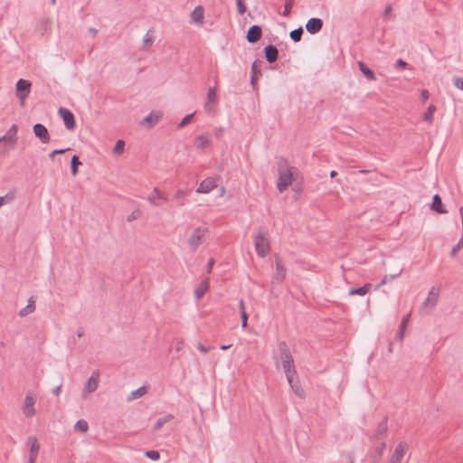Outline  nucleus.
<instances>
[{"mask_svg": "<svg viewBox=\"0 0 463 463\" xmlns=\"http://www.w3.org/2000/svg\"><path fill=\"white\" fill-rule=\"evenodd\" d=\"M36 399L34 396L28 394L25 397L24 412L26 417H33L35 414L34 404Z\"/></svg>", "mask_w": 463, "mask_h": 463, "instance_id": "7", "label": "nucleus"}, {"mask_svg": "<svg viewBox=\"0 0 463 463\" xmlns=\"http://www.w3.org/2000/svg\"><path fill=\"white\" fill-rule=\"evenodd\" d=\"M277 268L279 270L281 268H280V263L279 262H277Z\"/></svg>", "mask_w": 463, "mask_h": 463, "instance_id": "57", "label": "nucleus"}, {"mask_svg": "<svg viewBox=\"0 0 463 463\" xmlns=\"http://www.w3.org/2000/svg\"><path fill=\"white\" fill-rule=\"evenodd\" d=\"M99 373L94 372L91 377L90 378L86 389L88 392H94L98 387V382H99Z\"/></svg>", "mask_w": 463, "mask_h": 463, "instance_id": "14", "label": "nucleus"}, {"mask_svg": "<svg viewBox=\"0 0 463 463\" xmlns=\"http://www.w3.org/2000/svg\"><path fill=\"white\" fill-rule=\"evenodd\" d=\"M336 175H337V173L335 171H332L330 174L331 177H335V176H336Z\"/></svg>", "mask_w": 463, "mask_h": 463, "instance_id": "55", "label": "nucleus"}, {"mask_svg": "<svg viewBox=\"0 0 463 463\" xmlns=\"http://www.w3.org/2000/svg\"><path fill=\"white\" fill-rule=\"evenodd\" d=\"M146 392V387L139 388L137 392H133L134 398H138L144 395Z\"/></svg>", "mask_w": 463, "mask_h": 463, "instance_id": "39", "label": "nucleus"}, {"mask_svg": "<svg viewBox=\"0 0 463 463\" xmlns=\"http://www.w3.org/2000/svg\"><path fill=\"white\" fill-rule=\"evenodd\" d=\"M204 231L198 229L194 232L193 237L190 240L192 245H197L200 241V239L203 236Z\"/></svg>", "mask_w": 463, "mask_h": 463, "instance_id": "23", "label": "nucleus"}, {"mask_svg": "<svg viewBox=\"0 0 463 463\" xmlns=\"http://www.w3.org/2000/svg\"><path fill=\"white\" fill-rule=\"evenodd\" d=\"M298 176V172L293 167H290L288 162L281 159L279 163V180L277 183L279 192L285 191L289 185L292 184L293 180Z\"/></svg>", "mask_w": 463, "mask_h": 463, "instance_id": "1", "label": "nucleus"}, {"mask_svg": "<svg viewBox=\"0 0 463 463\" xmlns=\"http://www.w3.org/2000/svg\"><path fill=\"white\" fill-rule=\"evenodd\" d=\"M145 43H146V44L152 43V39L149 37L148 34H146V36Z\"/></svg>", "mask_w": 463, "mask_h": 463, "instance_id": "51", "label": "nucleus"}, {"mask_svg": "<svg viewBox=\"0 0 463 463\" xmlns=\"http://www.w3.org/2000/svg\"><path fill=\"white\" fill-rule=\"evenodd\" d=\"M231 347V345H221L222 350H227Z\"/></svg>", "mask_w": 463, "mask_h": 463, "instance_id": "54", "label": "nucleus"}, {"mask_svg": "<svg viewBox=\"0 0 463 463\" xmlns=\"http://www.w3.org/2000/svg\"><path fill=\"white\" fill-rule=\"evenodd\" d=\"M260 70H259V67H258V64L257 62H254L253 65H252V79H251V82L254 83V81L257 80V77H258V74H260Z\"/></svg>", "mask_w": 463, "mask_h": 463, "instance_id": "35", "label": "nucleus"}, {"mask_svg": "<svg viewBox=\"0 0 463 463\" xmlns=\"http://www.w3.org/2000/svg\"><path fill=\"white\" fill-rule=\"evenodd\" d=\"M33 309H34V301L33 300V298H31L30 304L26 307H24V309L21 310L20 315L26 316L29 313H31L32 311H33Z\"/></svg>", "mask_w": 463, "mask_h": 463, "instance_id": "29", "label": "nucleus"}, {"mask_svg": "<svg viewBox=\"0 0 463 463\" xmlns=\"http://www.w3.org/2000/svg\"><path fill=\"white\" fill-rule=\"evenodd\" d=\"M60 390H61V388H60V387H57V388L55 389L54 392H55V394H56V395H58V394H59Z\"/></svg>", "mask_w": 463, "mask_h": 463, "instance_id": "56", "label": "nucleus"}, {"mask_svg": "<svg viewBox=\"0 0 463 463\" xmlns=\"http://www.w3.org/2000/svg\"><path fill=\"white\" fill-rule=\"evenodd\" d=\"M216 102V91L215 89L211 88L208 91V101L206 103V109L212 110Z\"/></svg>", "mask_w": 463, "mask_h": 463, "instance_id": "16", "label": "nucleus"}, {"mask_svg": "<svg viewBox=\"0 0 463 463\" xmlns=\"http://www.w3.org/2000/svg\"><path fill=\"white\" fill-rule=\"evenodd\" d=\"M266 59L269 62H274L278 59V50L273 45H269L265 48Z\"/></svg>", "mask_w": 463, "mask_h": 463, "instance_id": "15", "label": "nucleus"}, {"mask_svg": "<svg viewBox=\"0 0 463 463\" xmlns=\"http://www.w3.org/2000/svg\"><path fill=\"white\" fill-rule=\"evenodd\" d=\"M406 451H407L406 444H404V443L398 444L397 447L395 448V450H394V453L392 456V460L399 463L401 461V459L402 458V457L405 455Z\"/></svg>", "mask_w": 463, "mask_h": 463, "instance_id": "12", "label": "nucleus"}, {"mask_svg": "<svg viewBox=\"0 0 463 463\" xmlns=\"http://www.w3.org/2000/svg\"><path fill=\"white\" fill-rule=\"evenodd\" d=\"M31 447V452H30V463H34V460L36 459V457L38 455L40 445L37 442V439L33 438Z\"/></svg>", "mask_w": 463, "mask_h": 463, "instance_id": "19", "label": "nucleus"}, {"mask_svg": "<svg viewBox=\"0 0 463 463\" xmlns=\"http://www.w3.org/2000/svg\"><path fill=\"white\" fill-rule=\"evenodd\" d=\"M455 84L458 88L463 90V78H457L455 80Z\"/></svg>", "mask_w": 463, "mask_h": 463, "instance_id": "42", "label": "nucleus"}, {"mask_svg": "<svg viewBox=\"0 0 463 463\" xmlns=\"http://www.w3.org/2000/svg\"><path fill=\"white\" fill-rule=\"evenodd\" d=\"M31 83L26 80H19L16 84V95L21 100V104L24 105L27 96L30 93Z\"/></svg>", "mask_w": 463, "mask_h": 463, "instance_id": "4", "label": "nucleus"}, {"mask_svg": "<svg viewBox=\"0 0 463 463\" xmlns=\"http://www.w3.org/2000/svg\"><path fill=\"white\" fill-rule=\"evenodd\" d=\"M358 66H359L361 71L363 72V74L367 79H369V80H374L375 79L373 72L369 68H367L366 65L364 62L359 61L358 62Z\"/></svg>", "mask_w": 463, "mask_h": 463, "instance_id": "22", "label": "nucleus"}, {"mask_svg": "<svg viewBox=\"0 0 463 463\" xmlns=\"http://www.w3.org/2000/svg\"><path fill=\"white\" fill-rule=\"evenodd\" d=\"M80 165V162L79 161V157L77 156H74L71 160V172L72 175H75L78 172V166Z\"/></svg>", "mask_w": 463, "mask_h": 463, "instance_id": "30", "label": "nucleus"}, {"mask_svg": "<svg viewBox=\"0 0 463 463\" xmlns=\"http://www.w3.org/2000/svg\"><path fill=\"white\" fill-rule=\"evenodd\" d=\"M124 146H125V143L124 141L122 140H118L117 143H116V146L114 147V151L118 154H121L124 150Z\"/></svg>", "mask_w": 463, "mask_h": 463, "instance_id": "36", "label": "nucleus"}, {"mask_svg": "<svg viewBox=\"0 0 463 463\" xmlns=\"http://www.w3.org/2000/svg\"><path fill=\"white\" fill-rule=\"evenodd\" d=\"M397 65L401 68H405L407 66V63L403 61L402 60H399L397 62Z\"/></svg>", "mask_w": 463, "mask_h": 463, "instance_id": "50", "label": "nucleus"}, {"mask_svg": "<svg viewBox=\"0 0 463 463\" xmlns=\"http://www.w3.org/2000/svg\"><path fill=\"white\" fill-rule=\"evenodd\" d=\"M302 33H303V30L301 28H299V29L292 31L290 33V37L292 38L293 41L298 42L301 39Z\"/></svg>", "mask_w": 463, "mask_h": 463, "instance_id": "31", "label": "nucleus"}, {"mask_svg": "<svg viewBox=\"0 0 463 463\" xmlns=\"http://www.w3.org/2000/svg\"><path fill=\"white\" fill-rule=\"evenodd\" d=\"M217 186V181L215 178L209 177L204 179L199 185L198 193H209Z\"/></svg>", "mask_w": 463, "mask_h": 463, "instance_id": "9", "label": "nucleus"}, {"mask_svg": "<svg viewBox=\"0 0 463 463\" xmlns=\"http://www.w3.org/2000/svg\"><path fill=\"white\" fill-rule=\"evenodd\" d=\"M146 456L154 460H156L159 458V452L156 450L147 451Z\"/></svg>", "mask_w": 463, "mask_h": 463, "instance_id": "40", "label": "nucleus"}, {"mask_svg": "<svg viewBox=\"0 0 463 463\" xmlns=\"http://www.w3.org/2000/svg\"><path fill=\"white\" fill-rule=\"evenodd\" d=\"M161 117V114L158 112L151 113L149 116H147L144 121L146 123H150L151 125L156 123Z\"/></svg>", "mask_w": 463, "mask_h": 463, "instance_id": "26", "label": "nucleus"}, {"mask_svg": "<svg viewBox=\"0 0 463 463\" xmlns=\"http://www.w3.org/2000/svg\"><path fill=\"white\" fill-rule=\"evenodd\" d=\"M432 209L439 213H446L442 206L441 198L438 194H436L433 198Z\"/></svg>", "mask_w": 463, "mask_h": 463, "instance_id": "21", "label": "nucleus"}, {"mask_svg": "<svg viewBox=\"0 0 463 463\" xmlns=\"http://www.w3.org/2000/svg\"><path fill=\"white\" fill-rule=\"evenodd\" d=\"M437 296H438V294L436 292H434V290H431L430 292L428 301H433V302L436 301Z\"/></svg>", "mask_w": 463, "mask_h": 463, "instance_id": "41", "label": "nucleus"}, {"mask_svg": "<svg viewBox=\"0 0 463 463\" xmlns=\"http://www.w3.org/2000/svg\"><path fill=\"white\" fill-rule=\"evenodd\" d=\"M237 1V6H238V11L241 14H243L247 8H246V5L243 2V0H236Z\"/></svg>", "mask_w": 463, "mask_h": 463, "instance_id": "38", "label": "nucleus"}, {"mask_svg": "<svg viewBox=\"0 0 463 463\" xmlns=\"http://www.w3.org/2000/svg\"><path fill=\"white\" fill-rule=\"evenodd\" d=\"M33 309H34V301L33 300V298H31L30 304L26 307H24V309L21 310L20 315L26 316L29 313H31L32 311H33Z\"/></svg>", "mask_w": 463, "mask_h": 463, "instance_id": "28", "label": "nucleus"}, {"mask_svg": "<svg viewBox=\"0 0 463 463\" xmlns=\"http://www.w3.org/2000/svg\"><path fill=\"white\" fill-rule=\"evenodd\" d=\"M13 197H14L13 195L12 196L6 195L5 197H0V207L5 203V199L10 201L13 199Z\"/></svg>", "mask_w": 463, "mask_h": 463, "instance_id": "46", "label": "nucleus"}, {"mask_svg": "<svg viewBox=\"0 0 463 463\" xmlns=\"http://www.w3.org/2000/svg\"><path fill=\"white\" fill-rule=\"evenodd\" d=\"M33 132L37 137L41 139L43 143L50 142V135L47 128L42 124H36L33 127Z\"/></svg>", "mask_w": 463, "mask_h": 463, "instance_id": "8", "label": "nucleus"}, {"mask_svg": "<svg viewBox=\"0 0 463 463\" xmlns=\"http://www.w3.org/2000/svg\"><path fill=\"white\" fill-rule=\"evenodd\" d=\"M139 215H140L139 211L134 212V213H132V219H136Z\"/></svg>", "mask_w": 463, "mask_h": 463, "instance_id": "52", "label": "nucleus"}, {"mask_svg": "<svg viewBox=\"0 0 463 463\" xmlns=\"http://www.w3.org/2000/svg\"><path fill=\"white\" fill-rule=\"evenodd\" d=\"M210 145V138L208 136H200L195 140V146L197 148L203 149Z\"/></svg>", "mask_w": 463, "mask_h": 463, "instance_id": "20", "label": "nucleus"}, {"mask_svg": "<svg viewBox=\"0 0 463 463\" xmlns=\"http://www.w3.org/2000/svg\"><path fill=\"white\" fill-rule=\"evenodd\" d=\"M209 289V280L204 279L202 281L195 290V294L198 298H201Z\"/></svg>", "mask_w": 463, "mask_h": 463, "instance_id": "17", "label": "nucleus"}, {"mask_svg": "<svg viewBox=\"0 0 463 463\" xmlns=\"http://www.w3.org/2000/svg\"><path fill=\"white\" fill-rule=\"evenodd\" d=\"M192 20L195 23L202 24L203 21V8L197 6L192 13Z\"/></svg>", "mask_w": 463, "mask_h": 463, "instance_id": "18", "label": "nucleus"}, {"mask_svg": "<svg viewBox=\"0 0 463 463\" xmlns=\"http://www.w3.org/2000/svg\"><path fill=\"white\" fill-rule=\"evenodd\" d=\"M255 247L260 256H265L269 251V242L263 234H258L255 239Z\"/></svg>", "mask_w": 463, "mask_h": 463, "instance_id": "5", "label": "nucleus"}, {"mask_svg": "<svg viewBox=\"0 0 463 463\" xmlns=\"http://www.w3.org/2000/svg\"><path fill=\"white\" fill-rule=\"evenodd\" d=\"M392 6H391V5H389V6L385 9V11H384V16H386V17H387V16H389V15L392 14Z\"/></svg>", "mask_w": 463, "mask_h": 463, "instance_id": "49", "label": "nucleus"}, {"mask_svg": "<svg viewBox=\"0 0 463 463\" xmlns=\"http://www.w3.org/2000/svg\"><path fill=\"white\" fill-rule=\"evenodd\" d=\"M428 99H429V91L426 90H422V92H421V99H422V101L426 102L428 100Z\"/></svg>", "mask_w": 463, "mask_h": 463, "instance_id": "44", "label": "nucleus"}, {"mask_svg": "<svg viewBox=\"0 0 463 463\" xmlns=\"http://www.w3.org/2000/svg\"><path fill=\"white\" fill-rule=\"evenodd\" d=\"M149 200L151 201L152 203L159 205L162 203H164L166 200V198L164 193H162L158 189H155L152 194L150 195Z\"/></svg>", "mask_w": 463, "mask_h": 463, "instance_id": "13", "label": "nucleus"}, {"mask_svg": "<svg viewBox=\"0 0 463 463\" xmlns=\"http://www.w3.org/2000/svg\"><path fill=\"white\" fill-rule=\"evenodd\" d=\"M240 308H241V313L242 326L246 327L247 322H248V315L245 311V304H244L243 300H241L240 302Z\"/></svg>", "mask_w": 463, "mask_h": 463, "instance_id": "27", "label": "nucleus"}, {"mask_svg": "<svg viewBox=\"0 0 463 463\" xmlns=\"http://www.w3.org/2000/svg\"><path fill=\"white\" fill-rule=\"evenodd\" d=\"M409 317H410V316H407L406 317H404V318L402 319V330H404V328L406 327L407 323H408V321H409Z\"/></svg>", "mask_w": 463, "mask_h": 463, "instance_id": "47", "label": "nucleus"}, {"mask_svg": "<svg viewBox=\"0 0 463 463\" xmlns=\"http://www.w3.org/2000/svg\"><path fill=\"white\" fill-rule=\"evenodd\" d=\"M370 288H371V284H365L362 288L352 289L350 294L351 295H361V296H364V295H365L370 290Z\"/></svg>", "mask_w": 463, "mask_h": 463, "instance_id": "24", "label": "nucleus"}, {"mask_svg": "<svg viewBox=\"0 0 463 463\" xmlns=\"http://www.w3.org/2000/svg\"><path fill=\"white\" fill-rule=\"evenodd\" d=\"M198 349L203 352V353H206L208 352L211 348L210 347H205L204 345H198Z\"/></svg>", "mask_w": 463, "mask_h": 463, "instance_id": "48", "label": "nucleus"}, {"mask_svg": "<svg viewBox=\"0 0 463 463\" xmlns=\"http://www.w3.org/2000/svg\"><path fill=\"white\" fill-rule=\"evenodd\" d=\"M279 348L280 351V358L282 361L285 373L287 375L288 383L293 387V381L297 374V372L294 368V363H293L292 356L290 354V352H289L286 343H284V342L280 343L279 345Z\"/></svg>", "mask_w": 463, "mask_h": 463, "instance_id": "2", "label": "nucleus"}, {"mask_svg": "<svg viewBox=\"0 0 463 463\" xmlns=\"http://www.w3.org/2000/svg\"><path fill=\"white\" fill-rule=\"evenodd\" d=\"M292 7H293V0H286L283 15H285V16L288 15Z\"/></svg>", "mask_w": 463, "mask_h": 463, "instance_id": "34", "label": "nucleus"}, {"mask_svg": "<svg viewBox=\"0 0 463 463\" xmlns=\"http://www.w3.org/2000/svg\"><path fill=\"white\" fill-rule=\"evenodd\" d=\"M213 264H214V260L213 259H211L209 261V270H208L209 272H211V269H212Z\"/></svg>", "mask_w": 463, "mask_h": 463, "instance_id": "53", "label": "nucleus"}, {"mask_svg": "<svg viewBox=\"0 0 463 463\" xmlns=\"http://www.w3.org/2000/svg\"><path fill=\"white\" fill-rule=\"evenodd\" d=\"M76 430L85 432L88 430V423L85 420H79L75 425Z\"/></svg>", "mask_w": 463, "mask_h": 463, "instance_id": "32", "label": "nucleus"}, {"mask_svg": "<svg viewBox=\"0 0 463 463\" xmlns=\"http://www.w3.org/2000/svg\"><path fill=\"white\" fill-rule=\"evenodd\" d=\"M322 25L323 23L320 19L312 18L307 22L306 28L310 33H316L321 30Z\"/></svg>", "mask_w": 463, "mask_h": 463, "instance_id": "11", "label": "nucleus"}, {"mask_svg": "<svg viewBox=\"0 0 463 463\" xmlns=\"http://www.w3.org/2000/svg\"><path fill=\"white\" fill-rule=\"evenodd\" d=\"M463 247V236L458 241V243L451 250V256L454 257L457 255V253L459 251V250Z\"/></svg>", "mask_w": 463, "mask_h": 463, "instance_id": "37", "label": "nucleus"}, {"mask_svg": "<svg viewBox=\"0 0 463 463\" xmlns=\"http://www.w3.org/2000/svg\"><path fill=\"white\" fill-rule=\"evenodd\" d=\"M17 126L13 125L7 133L0 138V154H6L14 147L17 137Z\"/></svg>", "mask_w": 463, "mask_h": 463, "instance_id": "3", "label": "nucleus"}, {"mask_svg": "<svg viewBox=\"0 0 463 463\" xmlns=\"http://www.w3.org/2000/svg\"><path fill=\"white\" fill-rule=\"evenodd\" d=\"M171 419H172V417H171L170 415L165 416V417H164V418H162V419H159V420H157V422L156 423V425H155V428H154V429H155V430H158V429H160V428H161V427H162L165 422L169 421Z\"/></svg>", "mask_w": 463, "mask_h": 463, "instance_id": "33", "label": "nucleus"}, {"mask_svg": "<svg viewBox=\"0 0 463 463\" xmlns=\"http://www.w3.org/2000/svg\"><path fill=\"white\" fill-rule=\"evenodd\" d=\"M262 35L261 28L258 25L251 26L247 33V40L250 43L258 42Z\"/></svg>", "mask_w": 463, "mask_h": 463, "instance_id": "10", "label": "nucleus"}, {"mask_svg": "<svg viewBox=\"0 0 463 463\" xmlns=\"http://www.w3.org/2000/svg\"><path fill=\"white\" fill-rule=\"evenodd\" d=\"M193 118V115H188L186 116L183 121L181 122L180 126L183 127V126H185L186 124H188L191 120V118Z\"/></svg>", "mask_w": 463, "mask_h": 463, "instance_id": "43", "label": "nucleus"}, {"mask_svg": "<svg viewBox=\"0 0 463 463\" xmlns=\"http://www.w3.org/2000/svg\"><path fill=\"white\" fill-rule=\"evenodd\" d=\"M59 113L61 116L66 128L70 130L73 129L75 128V119L73 114L70 110L62 108L60 109Z\"/></svg>", "mask_w": 463, "mask_h": 463, "instance_id": "6", "label": "nucleus"}, {"mask_svg": "<svg viewBox=\"0 0 463 463\" xmlns=\"http://www.w3.org/2000/svg\"><path fill=\"white\" fill-rule=\"evenodd\" d=\"M435 111H436V108H435V106L430 105V106L428 108V109H427V111L425 112V114H424V119H425L426 121H428V122H432V120H433V115H434Z\"/></svg>", "mask_w": 463, "mask_h": 463, "instance_id": "25", "label": "nucleus"}, {"mask_svg": "<svg viewBox=\"0 0 463 463\" xmlns=\"http://www.w3.org/2000/svg\"><path fill=\"white\" fill-rule=\"evenodd\" d=\"M68 149H61V150H54L51 153L50 156L53 157L55 155L63 154Z\"/></svg>", "mask_w": 463, "mask_h": 463, "instance_id": "45", "label": "nucleus"}]
</instances>
